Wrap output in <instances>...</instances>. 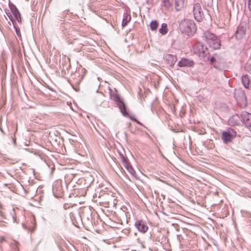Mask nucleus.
I'll return each instance as SVG.
<instances>
[{
    "instance_id": "27",
    "label": "nucleus",
    "mask_w": 251,
    "mask_h": 251,
    "mask_svg": "<svg viewBox=\"0 0 251 251\" xmlns=\"http://www.w3.org/2000/svg\"><path fill=\"white\" fill-rule=\"evenodd\" d=\"M14 7H16L14 5L12 4L11 5H10V8L11 10V11H13V10L14 9Z\"/></svg>"
},
{
    "instance_id": "12",
    "label": "nucleus",
    "mask_w": 251,
    "mask_h": 251,
    "mask_svg": "<svg viewBox=\"0 0 251 251\" xmlns=\"http://www.w3.org/2000/svg\"><path fill=\"white\" fill-rule=\"evenodd\" d=\"M241 80L244 86L246 88H251V81L248 75H245L242 77Z\"/></svg>"
},
{
    "instance_id": "24",
    "label": "nucleus",
    "mask_w": 251,
    "mask_h": 251,
    "mask_svg": "<svg viewBox=\"0 0 251 251\" xmlns=\"http://www.w3.org/2000/svg\"><path fill=\"white\" fill-rule=\"evenodd\" d=\"M248 8L251 11V0H248Z\"/></svg>"
},
{
    "instance_id": "19",
    "label": "nucleus",
    "mask_w": 251,
    "mask_h": 251,
    "mask_svg": "<svg viewBox=\"0 0 251 251\" xmlns=\"http://www.w3.org/2000/svg\"><path fill=\"white\" fill-rule=\"evenodd\" d=\"M127 170L133 177H136V172L132 166L128 167Z\"/></svg>"
},
{
    "instance_id": "7",
    "label": "nucleus",
    "mask_w": 251,
    "mask_h": 251,
    "mask_svg": "<svg viewBox=\"0 0 251 251\" xmlns=\"http://www.w3.org/2000/svg\"><path fill=\"white\" fill-rule=\"evenodd\" d=\"M193 12L195 19L200 22L202 19V12L201 5L196 3L193 6Z\"/></svg>"
},
{
    "instance_id": "8",
    "label": "nucleus",
    "mask_w": 251,
    "mask_h": 251,
    "mask_svg": "<svg viewBox=\"0 0 251 251\" xmlns=\"http://www.w3.org/2000/svg\"><path fill=\"white\" fill-rule=\"evenodd\" d=\"M134 226L140 232L143 233H146L149 228L146 222L142 220L137 221L135 222Z\"/></svg>"
},
{
    "instance_id": "14",
    "label": "nucleus",
    "mask_w": 251,
    "mask_h": 251,
    "mask_svg": "<svg viewBox=\"0 0 251 251\" xmlns=\"http://www.w3.org/2000/svg\"><path fill=\"white\" fill-rule=\"evenodd\" d=\"M185 5V0H175V8L177 11L180 10Z\"/></svg>"
},
{
    "instance_id": "33",
    "label": "nucleus",
    "mask_w": 251,
    "mask_h": 251,
    "mask_svg": "<svg viewBox=\"0 0 251 251\" xmlns=\"http://www.w3.org/2000/svg\"><path fill=\"white\" fill-rule=\"evenodd\" d=\"M120 155L121 157V159H122V156H124V155L122 154H120Z\"/></svg>"
},
{
    "instance_id": "4",
    "label": "nucleus",
    "mask_w": 251,
    "mask_h": 251,
    "mask_svg": "<svg viewBox=\"0 0 251 251\" xmlns=\"http://www.w3.org/2000/svg\"><path fill=\"white\" fill-rule=\"evenodd\" d=\"M194 50L195 52L198 53L200 57L203 58L204 60L207 57V55L209 54L207 48L200 44L195 45L194 47Z\"/></svg>"
},
{
    "instance_id": "15",
    "label": "nucleus",
    "mask_w": 251,
    "mask_h": 251,
    "mask_svg": "<svg viewBox=\"0 0 251 251\" xmlns=\"http://www.w3.org/2000/svg\"><path fill=\"white\" fill-rule=\"evenodd\" d=\"M12 12L17 21L21 23L22 19L21 14L16 7H14V9L12 11Z\"/></svg>"
},
{
    "instance_id": "10",
    "label": "nucleus",
    "mask_w": 251,
    "mask_h": 251,
    "mask_svg": "<svg viewBox=\"0 0 251 251\" xmlns=\"http://www.w3.org/2000/svg\"><path fill=\"white\" fill-rule=\"evenodd\" d=\"M240 117L237 115L235 114L231 116L228 120V124L231 126L238 125L240 123Z\"/></svg>"
},
{
    "instance_id": "20",
    "label": "nucleus",
    "mask_w": 251,
    "mask_h": 251,
    "mask_svg": "<svg viewBox=\"0 0 251 251\" xmlns=\"http://www.w3.org/2000/svg\"><path fill=\"white\" fill-rule=\"evenodd\" d=\"M245 126L251 131V118L245 123Z\"/></svg>"
},
{
    "instance_id": "18",
    "label": "nucleus",
    "mask_w": 251,
    "mask_h": 251,
    "mask_svg": "<svg viewBox=\"0 0 251 251\" xmlns=\"http://www.w3.org/2000/svg\"><path fill=\"white\" fill-rule=\"evenodd\" d=\"M158 27V23L156 21H152L150 24V28L152 30L157 29Z\"/></svg>"
},
{
    "instance_id": "1",
    "label": "nucleus",
    "mask_w": 251,
    "mask_h": 251,
    "mask_svg": "<svg viewBox=\"0 0 251 251\" xmlns=\"http://www.w3.org/2000/svg\"><path fill=\"white\" fill-rule=\"evenodd\" d=\"M110 96L111 99L116 103L118 107L120 110L121 112L124 116L129 117L132 121H134L138 124L142 126V124L139 121H138L135 118V117L129 115L128 112L126 110V105L124 102V101L120 97V96L117 94L116 91L111 93Z\"/></svg>"
},
{
    "instance_id": "21",
    "label": "nucleus",
    "mask_w": 251,
    "mask_h": 251,
    "mask_svg": "<svg viewBox=\"0 0 251 251\" xmlns=\"http://www.w3.org/2000/svg\"><path fill=\"white\" fill-rule=\"evenodd\" d=\"M241 32L242 33V34H244L245 32V30H244V29H242V28H238V29L236 30V37H237V34L240 32Z\"/></svg>"
},
{
    "instance_id": "29",
    "label": "nucleus",
    "mask_w": 251,
    "mask_h": 251,
    "mask_svg": "<svg viewBox=\"0 0 251 251\" xmlns=\"http://www.w3.org/2000/svg\"><path fill=\"white\" fill-rule=\"evenodd\" d=\"M16 30L17 34V35L19 36V34H20V30H18L17 28H16Z\"/></svg>"
},
{
    "instance_id": "31",
    "label": "nucleus",
    "mask_w": 251,
    "mask_h": 251,
    "mask_svg": "<svg viewBox=\"0 0 251 251\" xmlns=\"http://www.w3.org/2000/svg\"><path fill=\"white\" fill-rule=\"evenodd\" d=\"M169 2V0H164V3L166 4V3Z\"/></svg>"
},
{
    "instance_id": "2",
    "label": "nucleus",
    "mask_w": 251,
    "mask_h": 251,
    "mask_svg": "<svg viewBox=\"0 0 251 251\" xmlns=\"http://www.w3.org/2000/svg\"><path fill=\"white\" fill-rule=\"evenodd\" d=\"M179 28L183 33L189 36L196 30L195 23L191 20H184L179 23Z\"/></svg>"
},
{
    "instance_id": "11",
    "label": "nucleus",
    "mask_w": 251,
    "mask_h": 251,
    "mask_svg": "<svg viewBox=\"0 0 251 251\" xmlns=\"http://www.w3.org/2000/svg\"><path fill=\"white\" fill-rule=\"evenodd\" d=\"M166 60L170 66L173 67L177 61V57L176 56L172 54H168L166 56Z\"/></svg>"
},
{
    "instance_id": "16",
    "label": "nucleus",
    "mask_w": 251,
    "mask_h": 251,
    "mask_svg": "<svg viewBox=\"0 0 251 251\" xmlns=\"http://www.w3.org/2000/svg\"><path fill=\"white\" fill-rule=\"evenodd\" d=\"M130 16H128L127 14H124V18L122 21V26H125L126 25L127 23L130 21Z\"/></svg>"
},
{
    "instance_id": "5",
    "label": "nucleus",
    "mask_w": 251,
    "mask_h": 251,
    "mask_svg": "<svg viewBox=\"0 0 251 251\" xmlns=\"http://www.w3.org/2000/svg\"><path fill=\"white\" fill-rule=\"evenodd\" d=\"M236 136V132L232 129H230L222 133V139L224 143H227L230 142Z\"/></svg>"
},
{
    "instance_id": "6",
    "label": "nucleus",
    "mask_w": 251,
    "mask_h": 251,
    "mask_svg": "<svg viewBox=\"0 0 251 251\" xmlns=\"http://www.w3.org/2000/svg\"><path fill=\"white\" fill-rule=\"evenodd\" d=\"M63 189L60 181H56L52 187V193L54 197L61 198L63 195Z\"/></svg>"
},
{
    "instance_id": "32",
    "label": "nucleus",
    "mask_w": 251,
    "mask_h": 251,
    "mask_svg": "<svg viewBox=\"0 0 251 251\" xmlns=\"http://www.w3.org/2000/svg\"><path fill=\"white\" fill-rule=\"evenodd\" d=\"M109 205V202H106L105 204V206H108Z\"/></svg>"
},
{
    "instance_id": "26",
    "label": "nucleus",
    "mask_w": 251,
    "mask_h": 251,
    "mask_svg": "<svg viewBox=\"0 0 251 251\" xmlns=\"http://www.w3.org/2000/svg\"><path fill=\"white\" fill-rule=\"evenodd\" d=\"M210 61L211 62V63H213L215 61V58L214 57H212L210 59Z\"/></svg>"
},
{
    "instance_id": "3",
    "label": "nucleus",
    "mask_w": 251,
    "mask_h": 251,
    "mask_svg": "<svg viewBox=\"0 0 251 251\" xmlns=\"http://www.w3.org/2000/svg\"><path fill=\"white\" fill-rule=\"evenodd\" d=\"M205 37L210 47L214 50H217L220 48V41L213 34L206 32L205 33Z\"/></svg>"
},
{
    "instance_id": "30",
    "label": "nucleus",
    "mask_w": 251,
    "mask_h": 251,
    "mask_svg": "<svg viewBox=\"0 0 251 251\" xmlns=\"http://www.w3.org/2000/svg\"><path fill=\"white\" fill-rule=\"evenodd\" d=\"M5 241L4 238L3 237H1V238H0V242H3V241Z\"/></svg>"
},
{
    "instance_id": "17",
    "label": "nucleus",
    "mask_w": 251,
    "mask_h": 251,
    "mask_svg": "<svg viewBox=\"0 0 251 251\" xmlns=\"http://www.w3.org/2000/svg\"><path fill=\"white\" fill-rule=\"evenodd\" d=\"M168 31L167 25L165 23H163L161 25V28L159 29V32L162 35L167 33Z\"/></svg>"
},
{
    "instance_id": "13",
    "label": "nucleus",
    "mask_w": 251,
    "mask_h": 251,
    "mask_svg": "<svg viewBox=\"0 0 251 251\" xmlns=\"http://www.w3.org/2000/svg\"><path fill=\"white\" fill-rule=\"evenodd\" d=\"M242 122L245 124L250 118H251V114L246 112L243 111L241 114V118Z\"/></svg>"
},
{
    "instance_id": "25",
    "label": "nucleus",
    "mask_w": 251,
    "mask_h": 251,
    "mask_svg": "<svg viewBox=\"0 0 251 251\" xmlns=\"http://www.w3.org/2000/svg\"><path fill=\"white\" fill-rule=\"evenodd\" d=\"M239 93L240 94L242 98H245V94L243 92L240 91H239Z\"/></svg>"
},
{
    "instance_id": "28",
    "label": "nucleus",
    "mask_w": 251,
    "mask_h": 251,
    "mask_svg": "<svg viewBox=\"0 0 251 251\" xmlns=\"http://www.w3.org/2000/svg\"><path fill=\"white\" fill-rule=\"evenodd\" d=\"M35 229V226L32 227V228L31 229V232H33L34 231Z\"/></svg>"
},
{
    "instance_id": "23",
    "label": "nucleus",
    "mask_w": 251,
    "mask_h": 251,
    "mask_svg": "<svg viewBox=\"0 0 251 251\" xmlns=\"http://www.w3.org/2000/svg\"><path fill=\"white\" fill-rule=\"evenodd\" d=\"M123 165L125 166V167L126 169V170H127V168L128 167H130L131 166L129 165V164L128 163V162H126L125 163L123 164Z\"/></svg>"
},
{
    "instance_id": "9",
    "label": "nucleus",
    "mask_w": 251,
    "mask_h": 251,
    "mask_svg": "<svg viewBox=\"0 0 251 251\" xmlns=\"http://www.w3.org/2000/svg\"><path fill=\"white\" fill-rule=\"evenodd\" d=\"M194 63L193 60L188 58H182L178 63V66L180 67H189L194 65Z\"/></svg>"
},
{
    "instance_id": "22",
    "label": "nucleus",
    "mask_w": 251,
    "mask_h": 251,
    "mask_svg": "<svg viewBox=\"0 0 251 251\" xmlns=\"http://www.w3.org/2000/svg\"><path fill=\"white\" fill-rule=\"evenodd\" d=\"M121 160L123 164L128 162L127 158L125 157L124 156H122V159H121Z\"/></svg>"
}]
</instances>
